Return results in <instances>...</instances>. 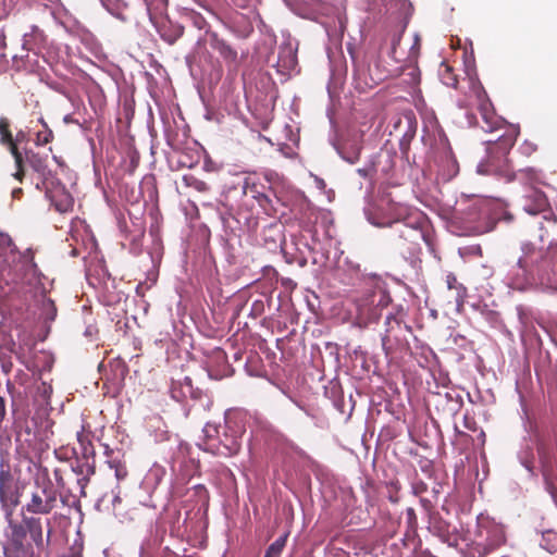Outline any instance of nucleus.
Segmentation results:
<instances>
[{"mask_svg":"<svg viewBox=\"0 0 557 557\" xmlns=\"http://www.w3.org/2000/svg\"><path fill=\"white\" fill-rule=\"evenodd\" d=\"M479 110L482 115L484 123L486 124V128H484L485 133H492L499 126L496 123H502L508 125V134L513 139H517L520 136V125L508 123L506 119L498 116L495 112L494 104L488 97L487 94L484 96H480L478 99Z\"/></svg>","mask_w":557,"mask_h":557,"instance_id":"obj_9","label":"nucleus"},{"mask_svg":"<svg viewBox=\"0 0 557 557\" xmlns=\"http://www.w3.org/2000/svg\"><path fill=\"white\" fill-rule=\"evenodd\" d=\"M548 199L544 191L531 187L524 195V205L522 209L530 215L543 213V220L556 222L557 216L548 209Z\"/></svg>","mask_w":557,"mask_h":557,"instance_id":"obj_10","label":"nucleus"},{"mask_svg":"<svg viewBox=\"0 0 557 557\" xmlns=\"http://www.w3.org/2000/svg\"><path fill=\"white\" fill-rule=\"evenodd\" d=\"M420 139H421V140L428 139V138H426V135H425V134H423V135L421 136V138H420Z\"/></svg>","mask_w":557,"mask_h":557,"instance_id":"obj_51","label":"nucleus"},{"mask_svg":"<svg viewBox=\"0 0 557 557\" xmlns=\"http://www.w3.org/2000/svg\"><path fill=\"white\" fill-rule=\"evenodd\" d=\"M335 149L344 160L354 163L359 158L360 147L358 141H335Z\"/></svg>","mask_w":557,"mask_h":557,"instance_id":"obj_13","label":"nucleus"},{"mask_svg":"<svg viewBox=\"0 0 557 557\" xmlns=\"http://www.w3.org/2000/svg\"><path fill=\"white\" fill-rule=\"evenodd\" d=\"M0 246L2 247H10L11 246V238L8 234L0 232Z\"/></svg>","mask_w":557,"mask_h":557,"instance_id":"obj_31","label":"nucleus"},{"mask_svg":"<svg viewBox=\"0 0 557 557\" xmlns=\"http://www.w3.org/2000/svg\"><path fill=\"white\" fill-rule=\"evenodd\" d=\"M73 206V199L70 196H65L64 200L55 202V207L59 211L65 212Z\"/></svg>","mask_w":557,"mask_h":557,"instance_id":"obj_28","label":"nucleus"},{"mask_svg":"<svg viewBox=\"0 0 557 557\" xmlns=\"http://www.w3.org/2000/svg\"><path fill=\"white\" fill-rule=\"evenodd\" d=\"M287 534L280 536L271 546L268 548L264 557H280L283 548L286 544Z\"/></svg>","mask_w":557,"mask_h":557,"instance_id":"obj_18","label":"nucleus"},{"mask_svg":"<svg viewBox=\"0 0 557 557\" xmlns=\"http://www.w3.org/2000/svg\"><path fill=\"white\" fill-rule=\"evenodd\" d=\"M384 436H385V441H386L387 438H392V437H393V435L388 432L387 428H385Z\"/></svg>","mask_w":557,"mask_h":557,"instance_id":"obj_44","label":"nucleus"},{"mask_svg":"<svg viewBox=\"0 0 557 557\" xmlns=\"http://www.w3.org/2000/svg\"><path fill=\"white\" fill-rule=\"evenodd\" d=\"M384 299H385V307H386L387 304L391 301V297H389V295L386 292H385Z\"/></svg>","mask_w":557,"mask_h":557,"instance_id":"obj_45","label":"nucleus"},{"mask_svg":"<svg viewBox=\"0 0 557 557\" xmlns=\"http://www.w3.org/2000/svg\"><path fill=\"white\" fill-rule=\"evenodd\" d=\"M238 448L239 446L237 443H233L231 447H226L231 455L237 453Z\"/></svg>","mask_w":557,"mask_h":557,"instance_id":"obj_37","label":"nucleus"},{"mask_svg":"<svg viewBox=\"0 0 557 557\" xmlns=\"http://www.w3.org/2000/svg\"><path fill=\"white\" fill-rule=\"evenodd\" d=\"M546 490L549 493L554 504L557 507V488L554 486L553 483H546Z\"/></svg>","mask_w":557,"mask_h":557,"instance_id":"obj_29","label":"nucleus"},{"mask_svg":"<svg viewBox=\"0 0 557 557\" xmlns=\"http://www.w3.org/2000/svg\"><path fill=\"white\" fill-rule=\"evenodd\" d=\"M462 219L469 231L474 234H485L493 231L497 223L510 224L515 218L508 210L506 201L480 198L468 206Z\"/></svg>","mask_w":557,"mask_h":557,"instance_id":"obj_3","label":"nucleus"},{"mask_svg":"<svg viewBox=\"0 0 557 557\" xmlns=\"http://www.w3.org/2000/svg\"><path fill=\"white\" fill-rule=\"evenodd\" d=\"M410 143H411V141H404V140H400V141H399L400 150L406 151L407 149H409Z\"/></svg>","mask_w":557,"mask_h":557,"instance_id":"obj_38","label":"nucleus"},{"mask_svg":"<svg viewBox=\"0 0 557 557\" xmlns=\"http://www.w3.org/2000/svg\"><path fill=\"white\" fill-rule=\"evenodd\" d=\"M391 123L392 128L387 133L388 136H394L397 139L414 138L418 129V121L411 110H406L400 115H394Z\"/></svg>","mask_w":557,"mask_h":557,"instance_id":"obj_11","label":"nucleus"},{"mask_svg":"<svg viewBox=\"0 0 557 557\" xmlns=\"http://www.w3.org/2000/svg\"><path fill=\"white\" fill-rule=\"evenodd\" d=\"M20 176H21V172L18 171L17 173H15V177L20 180Z\"/></svg>","mask_w":557,"mask_h":557,"instance_id":"obj_50","label":"nucleus"},{"mask_svg":"<svg viewBox=\"0 0 557 557\" xmlns=\"http://www.w3.org/2000/svg\"><path fill=\"white\" fill-rule=\"evenodd\" d=\"M469 85H470L471 91L474 94L476 99L480 96H484L485 94H487V91L485 90L484 86L482 85L478 74L469 76Z\"/></svg>","mask_w":557,"mask_h":557,"instance_id":"obj_19","label":"nucleus"},{"mask_svg":"<svg viewBox=\"0 0 557 557\" xmlns=\"http://www.w3.org/2000/svg\"><path fill=\"white\" fill-rule=\"evenodd\" d=\"M382 81H383V78L379 75V76H377V79H373V83H374L375 85H377V84H380Z\"/></svg>","mask_w":557,"mask_h":557,"instance_id":"obj_47","label":"nucleus"},{"mask_svg":"<svg viewBox=\"0 0 557 557\" xmlns=\"http://www.w3.org/2000/svg\"><path fill=\"white\" fill-rule=\"evenodd\" d=\"M385 498L388 497L391 503L396 504L398 502V482H391L389 484L385 482Z\"/></svg>","mask_w":557,"mask_h":557,"instance_id":"obj_21","label":"nucleus"},{"mask_svg":"<svg viewBox=\"0 0 557 557\" xmlns=\"http://www.w3.org/2000/svg\"><path fill=\"white\" fill-rule=\"evenodd\" d=\"M421 557H436V556L431 555V554H426V555H423V556H421Z\"/></svg>","mask_w":557,"mask_h":557,"instance_id":"obj_49","label":"nucleus"},{"mask_svg":"<svg viewBox=\"0 0 557 557\" xmlns=\"http://www.w3.org/2000/svg\"><path fill=\"white\" fill-rule=\"evenodd\" d=\"M220 53L223 55L224 59L230 61H235L237 58V52L232 49L231 46L222 42L219 48Z\"/></svg>","mask_w":557,"mask_h":557,"instance_id":"obj_23","label":"nucleus"},{"mask_svg":"<svg viewBox=\"0 0 557 557\" xmlns=\"http://www.w3.org/2000/svg\"><path fill=\"white\" fill-rule=\"evenodd\" d=\"M64 122H65L66 124H69V123L74 122V120H73V117H72L70 114H67V115H65V116H64Z\"/></svg>","mask_w":557,"mask_h":557,"instance_id":"obj_43","label":"nucleus"},{"mask_svg":"<svg viewBox=\"0 0 557 557\" xmlns=\"http://www.w3.org/2000/svg\"><path fill=\"white\" fill-rule=\"evenodd\" d=\"M211 431H214L215 432V428L211 424H208L206 425L205 428V432L208 434V435H211Z\"/></svg>","mask_w":557,"mask_h":557,"instance_id":"obj_41","label":"nucleus"},{"mask_svg":"<svg viewBox=\"0 0 557 557\" xmlns=\"http://www.w3.org/2000/svg\"><path fill=\"white\" fill-rule=\"evenodd\" d=\"M436 127L438 128V132H440V134H438L440 138L438 139L447 140L448 138L446 137L444 131L437 124H436Z\"/></svg>","mask_w":557,"mask_h":557,"instance_id":"obj_40","label":"nucleus"},{"mask_svg":"<svg viewBox=\"0 0 557 557\" xmlns=\"http://www.w3.org/2000/svg\"><path fill=\"white\" fill-rule=\"evenodd\" d=\"M450 511L446 506L442 507L441 511H428V529L441 542L447 544L449 547H457L461 539V523L455 515L454 520L449 518Z\"/></svg>","mask_w":557,"mask_h":557,"instance_id":"obj_7","label":"nucleus"},{"mask_svg":"<svg viewBox=\"0 0 557 557\" xmlns=\"http://www.w3.org/2000/svg\"><path fill=\"white\" fill-rule=\"evenodd\" d=\"M515 141H484L485 156L476 165L479 175H491L504 183H511L517 180L508 154Z\"/></svg>","mask_w":557,"mask_h":557,"instance_id":"obj_5","label":"nucleus"},{"mask_svg":"<svg viewBox=\"0 0 557 557\" xmlns=\"http://www.w3.org/2000/svg\"><path fill=\"white\" fill-rule=\"evenodd\" d=\"M0 139H14L11 132V121L5 116L0 117Z\"/></svg>","mask_w":557,"mask_h":557,"instance_id":"obj_20","label":"nucleus"},{"mask_svg":"<svg viewBox=\"0 0 557 557\" xmlns=\"http://www.w3.org/2000/svg\"><path fill=\"white\" fill-rule=\"evenodd\" d=\"M384 384H385V387L388 385V386H389V388H392V385L387 382V380H386V379H385V381H384Z\"/></svg>","mask_w":557,"mask_h":557,"instance_id":"obj_48","label":"nucleus"},{"mask_svg":"<svg viewBox=\"0 0 557 557\" xmlns=\"http://www.w3.org/2000/svg\"><path fill=\"white\" fill-rule=\"evenodd\" d=\"M393 322H395L396 324H399V320L397 319V317L395 314L387 313L385 315V326L391 325Z\"/></svg>","mask_w":557,"mask_h":557,"instance_id":"obj_32","label":"nucleus"},{"mask_svg":"<svg viewBox=\"0 0 557 557\" xmlns=\"http://www.w3.org/2000/svg\"><path fill=\"white\" fill-rule=\"evenodd\" d=\"M476 536L486 542L490 548L499 546L505 542V532L502 527L488 519L478 517Z\"/></svg>","mask_w":557,"mask_h":557,"instance_id":"obj_12","label":"nucleus"},{"mask_svg":"<svg viewBox=\"0 0 557 557\" xmlns=\"http://www.w3.org/2000/svg\"><path fill=\"white\" fill-rule=\"evenodd\" d=\"M404 510L407 512V522L414 516V510L411 507H406L401 509L400 515L398 511L386 512L385 511V555L387 557H403V550L406 547L405 535L406 532L401 533L399 537L394 539L396 535V531L394 528L395 522L400 524L401 515Z\"/></svg>","mask_w":557,"mask_h":557,"instance_id":"obj_8","label":"nucleus"},{"mask_svg":"<svg viewBox=\"0 0 557 557\" xmlns=\"http://www.w3.org/2000/svg\"><path fill=\"white\" fill-rule=\"evenodd\" d=\"M441 81H442V83L444 85H446L448 87H451V88H455V89L457 88L458 78L448 69L445 70L444 74H441Z\"/></svg>","mask_w":557,"mask_h":557,"instance_id":"obj_22","label":"nucleus"},{"mask_svg":"<svg viewBox=\"0 0 557 557\" xmlns=\"http://www.w3.org/2000/svg\"><path fill=\"white\" fill-rule=\"evenodd\" d=\"M454 283H456V277H455V276H453V275H448V276H447V285H448V288H450V289H451V288L454 287V285H453Z\"/></svg>","mask_w":557,"mask_h":557,"instance_id":"obj_39","label":"nucleus"},{"mask_svg":"<svg viewBox=\"0 0 557 557\" xmlns=\"http://www.w3.org/2000/svg\"><path fill=\"white\" fill-rule=\"evenodd\" d=\"M536 150V146L532 141H522L518 151L524 156H530Z\"/></svg>","mask_w":557,"mask_h":557,"instance_id":"obj_27","label":"nucleus"},{"mask_svg":"<svg viewBox=\"0 0 557 557\" xmlns=\"http://www.w3.org/2000/svg\"><path fill=\"white\" fill-rule=\"evenodd\" d=\"M414 7L410 0H385V41L391 36L388 58L392 63H385V109L392 101L406 100L405 95H395L392 88H397L406 95L420 84V70L417 63L408 59V53L398 51V46L411 21Z\"/></svg>","mask_w":557,"mask_h":557,"instance_id":"obj_1","label":"nucleus"},{"mask_svg":"<svg viewBox=\"0 0 557 557\" xmlns=\"http://www.w3.org/2000/svg\"><path fill=\"white\" fill-rule=\"evenodd\" d=\"M425 215L405 203L394 202L385 193V227L396 226L399 237L417 243L425 239Z\"/></svg>","mask_w":557,"mask_h":557,"instance_id":"obj_4","label":"nucleus"},{"mask_svg":"<svg viewBox=\"0 0 557 557\" xmlns=\"http://www.w3.org/2000/svg\"><path fill=\"white\" fill-rule=\"evenodd\" d=\"M8 144V148L9 150L11 151V153L13 154L14 159H15V162L18 166H21V163H22V154L18 152V147L16 145V141H7Z\"/></svg>","mask_w":557,"mask_h":557,"instance_id":"obj_25","label":"nucleus"},{"mask_svg":"<svg viewBox=\"0 0 557 557\" xmlns=\"http://www.w3.org/2000/svg\"><path fill=\"white\" fill-rule=\"evenodd\" d=\"M539 231H540V234H539V236H537V239H539V242H540V244H541V245H537V244H536V243H534V242H532V244H534L537 248H544V249H546L548 246H546V247L544 246V239H545V237H546V235H547V231H546V228L544 227L543 222H540V223H539ZM524 242H525V240H522V242L520 243V246H521V245H522V243H524ZM528 242H529V243H531V240H528ZM520 252H522V250H521V249H520ZM521 255H522V253H520V256H521Z\"/></svg>","mask_w":557,"mask_h":557,"instance_id":"obj_24","label":"nucleus"},{"mask_svg":"<svg viewBox=\"0 0 557 557\" xmlns=\"http://www.w3.org/2000/svg\"><path fill=\"white\" fill-rule=\"evenodd\" d=\"M429 143L426 162L430 171L436 173V178L444 183L451 181L459 172L458 162L453 153L450 141H422Z\"/></svg>","mask_w":557,"mask_h":557,"instance_id":"obj_6","label":"nucleus"},{"mask_svg":"<svg viewBox=\"0 0 557 557\" xmlns=\"http://www.w3.org/2000/svg\"><path fill=\"white\" fill-rule=\"evenodd\" d=\"M420 46H421V36L418 33H416L413 35V44L410 48V53L413 54L416 49H418V50L420 49Z\"/></svg>","mask_w":557,"mask_h":557,"instance_id":"obj_30","label":"nucleus"},{"mask_svg":"<svg viewBox=\"0 0 557 557\" xmlns=\"http://www.w3.org/2000/svg\"><path fill=\"white\" fill-rule=\"evenodd\" d=\"M540 546L550 554L557 552V532L554 530L543 531Z\"/></svg>","mask_w":557,"mask_h":557,"instance_id":"obj_15","label":"nucleus"},{"mask_svg":"<svg viewBox=\"0 0 557 557\" xmlns=\"http://www.w3.org/2000/svg\"><path fill=\"white\" fill-rule=\"evenodd\" d=\"M518 459H519L521 466L523 468H525V470L530 473V475L534 476L535 475V471H534L535 456H534L533 447L528 444L525 446V448L522 449L518 454Z\"/></svg>","mask_w":557,"mask_h":557,"instance_id":"obj_14","label":"nucleus"},{"mask_svg":"<svg viewBox=\"0 0 557 557\" xmlns=\"http://www.w3.org/2000/svg\"><path fill=\"white\" fill-rule=\"evenodd\" d=\"M367 214H368V219H369V221H370L372 224L377 225V226H380V225H381V223H380V221H379V220H376V219L372 218L370 208H367Z\"/></svg>","mask_w":557,"mask_h":557,"instance_id":"obj_34","label":"nucleus"},{"mask_svg":"<svg viewBox=\"0 0 557 557\" xmlns=\"http://www.w3.org/2000/svg\"><path fill=\"white\" fill-rule=\"evenodd\" d=\"M469 44H470V51L469 52L466 51L463 53L465 73L467 74L468 77L478 74L472 42L469 41Z\"/></svg>","mask_w":557,"mask_h":557,"instance_id":"obj_16","label":"nucleus"},{"mask_svg":"<svg viewBox=\"0 0 557 557\" xmlns=\"http://www.w3.org/2000/svg\"><path fill=\"white\" fill-rule=\"evenodd\" d=\"M283 144L281 141H277V147L278 149L286 156V157H292L294 151H285L284 148H283Z\"/></svg>","mask_w":557,"mask_h":557,"instance_id":"obj_36","label":"nucleus"},{"mask_svg":"<svg viewBox=\"0 0 557 557\" xmlns=\"http://www.w3.org/2000/svg\"><path fill=\"white\" fill-rule=\"evenodd\" d=\"M517 311H518V318L521 322H523V310L521 307H518L517 308Z\"/></svg>","mask_w":557,"mask_h":557,"instance_id":"obj_42","label":"nucleus"},{"mask_svg":"<svg viewBox=\"0 0 557 557\" xmlns=\"http://www.w3.org/2000/svg\"><path fill=\"white\" fill-rule=\"evenodd\" d=\"M521 250L508 272L513 288L557 295V240H552L546 249L524 242Z\"/></svg>","mask_w":557,"mask_h":557,"instance_id":"obj_2","label":"nucleus"},{"mask_svg":"<svg viewBox=\"0 0 557 557\" xmlns=\"http://www.w3.org/2000/svg\"><path fill=\"white\" fill-rule=\"evenodd\" d=\"M520 178L519 181L523 184H536L540 183L539 172L534 168H525L522 170H519Z\"/></svg>","mask_w":557,"mask_h":557,"instance_id":"obj_17","label":"nucleus"},{"mask_svg":"<svg viewBox=\"0 0 557 557\" xmlns=\"http://www.w3.org/2000/svg\"><path fill=\"white\" fill-rule=\"evenodd\" d=\"M496 139L500 140V139H508V138H507L506 134L504 133V134L498 135Z\"/></svg>","mask_w":557,"mask_h":557,"instance_id":"obj_46","label":"nucleus"},{"mask_svg":"<svg viewBox=\"0 0 557 557\" xmlns=\"http://www.w3.org/2000/svg\"><path fill=\"white\" fill-rule=\"evenodd\" d=\"M314 182L319 189H323L325 187V183L322 178L314 176Z\"/></svg>","mask_w":557,"mask_h":557,"instance_id":"obj_35","label":"nucleus"},{"mask_svg":"<svg viewBox=\"0 0 557 557\" xmlns=\"http://www.w3.org/2000/svg\"><path fill=\"white\" fill-rule=\"evenodd\" d=\"M14 0H0V18L7 16L13 9Z\"/></svg>","mask_w":557,"mask_h":557,"instance_id":"obj_26","label":"nucleus"},{"mask_svg":"<svg viewBox=\"0 0 557 557\" xmlns=\"http://www.w3.org/2000/svg\"><path fill=\"white\" fill-rule=\"evenodd\" d=\"M465 293H466V288H465L463 286H460V287H459V289H458L457 299H456V301H457V306H458V307L462 305V299H461V297H462V295H463Z\"/></svg>","mask_w":557,"mask_h":557,"instance_id":"obj_33","label":"nucleus"}]
</instances>
